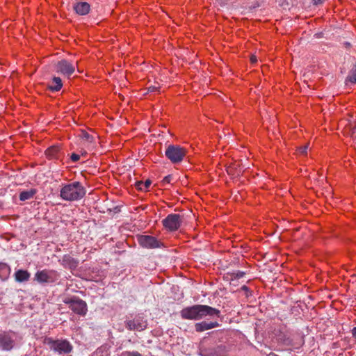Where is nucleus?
I'll use <instances>...</instances> for the list:
<instances>
[{"instance_id": "9b49d317", "label": "nucleus", "mask_w": 356, "mask_h": 356, "mask_svg": "<svg viewBox=\"0 0 356 356\" xmlns=\"http://www.w3.org/2000/svg\"><path fill=\"white\" fill-rule=\"evenodd\" d=\"M126 327L129 330L143 331L147 327V322L140 316L126 321Z\"/></svg>"}, {"instance_id": "a878e982", "label": "nucleus", "mask_w": 356, "mask_h": 356, "mask_svg": "<svg viewBox=\"0 0 356 356\" xmlns=\"http://www.w3.org/2000/svg\"><path fill=\"white\" fill-rule=\"evenodd\" d=\"M123 355L125 356H142V355L137 351H126Z\"/></svg>"}, {"instance_id": "7c9ffc66", "label": "nucleus", "mask_w": 356, "mask_h": 356, "mask_svg": "<svg viewBox=\"0 0 356 356\" xmlns=\"http://www.w3.org/2000/svg\"><path fill=\"white\" fill-rule=\"evenodd\" d=\"M70 158L73 162H76L80 159V156L77 154L73 153L72 154Z\"/></svg>"}, {"instance_id": "dca6fc26", "label": "nucleus", "mask_w": 356, "mask_h": 356, "mask_svg": "<svg viewBox=\"0 0 356 356\" xmlns=\"http://www.w3.org/2000/svg\"><path fill=\"white\" fill-rule=\"evenodd\" d=\"M31 274L25 270H18L15 273V279L18 282L28 281Z\"/></svg>"}, {"instance_id": "0eeeda50", "label": "nucleus", "mask_w": 356, "mask_h": 356, "mask_svg": "<svg viewBox=\"0 0 356 356\" xmlns=\"http://www.w3.org/2000/svg\"><path fill=\"white\" fill-rule=\"evenodd\" d=\"M58 273L54 270H38L34 275V280L38 283H51L58 278Z\"/></svg>"}, {"instance_id": "ddd939ff", "label": "nucleus", "mask_w": 356, "mask_h": 356, "mask_svg": "<svg viewBox=\"0 0 356 356\" xmlns=\"http://www.w3.org/2000/svg\"><path fill=\"white\" fill-rule=\"evenodd\" d=\"M73 9L79 15H86L90 10V6L87 2H77L74 4Z\"/></svg>"}, {"instance_id": "f3484780", "label": "nucleus", "mask_w": 356, "mask_h": 356, "mask_svg": "<svg viewBox=\"0 0 356 356\" xmlns=\"http://www.w3.org/2000/svg\"><path fill=\"white\" fill-rule=\"evenodd\" d=\"M10 273V266L6 264L0 262V280L2 281L6 280Z\"/></svg>"}, {"instance_id": "f03ea898", "label": "nucleus", "mask_w": 356, "mask_h": 356, "mask_svg": "<svg viewBox=\"0 0 356 356\" xmlns=\"http://www.w3.org/2000/svg\"><path fill=\"white\" fill-rule=\"evenodd\" d=\"M86 193V188L79 181L64 185L60 191V197L65 201H77L82 199Z\"/></svg>"}, {"instance_id": "4be33fe9", "label": "nucleus", "mask_w": 356, "mask_h": 356, "mask_svg": "<svg viewBox=\"0 0 356 356\" xmlns=\"http://www.w3.org/2000/svg\"><path fill=\"white\" fill-rule=\"evenodd\" d=\"M152 184V181L149 179H147L145 182L143 181H137L136 183V187L137 189L142 191H146L149 188Z\"/></svg>"}, {"instance_id": "6e6552de", "label": "nucleus", "mask_w": 356, "mask_h": 356, "mask_svg": "<svg viewBox=\"0 0 356 356\" xmlns=\"http://www.w3.org/2000/svg\"><path fill=\"white\" fill-rule=\"evenodd\" d=\"M54 70L56 73L70 78L75 72V67L67 60L63 59L54 64Z\"/></svg>"}, {"instance_id": "bb28decb", "label": "nucleus", "mask_w": 356, "mask_h": 356, "mask_svg": "<svg viewBox=\"0 0 356 356\" xmlns=\"http://www.w3.org/2000/svg\"><path fill=\"white\" fill-rule=\"evenodd\" d=\"M172 175H169L165 176V177L163 179V180H162V184H163V185H165V184H170V181H172Z\"/></svg>"}, {"instance_id": "2f4dec72", "label": "nucleus", "mask_w": 356, "mask_h": 356, "mask_svg": "<svg viewBox=\"0 0 356 356\" xmlns=\"http://www.w3.org/2000/svg\"><path fill=\"white\" fill-rule=\"evenodd\" d=\"M250 61L252 63H255L257 61V57L255 56L252 55L250 57Z\"/></svg>"}, {"instance_id": "473e14b6", "label": "nucleus", "mask_w": 356, "mask_h": 356, "mask_svg": "<svg viewBox=\"0 0 356 356\" xmlns=\"http://www.w3.org/2000/svg\"><path fill=\"white\" fill-rule=\"evenodd\" d=\"M352 334H353V337L356 339V327H355L352 330Z\"/></svg>"}, {"instance_id": "412c9836", "label": "nucleus", "mask_w": 356, "mask_h": 356, "mask_svg": "<svg viewBox=\"0 0 356 356\" xmlns=\"http://www.w3.org/2000/svg\"><path fill=\"white\" fill-rule=\"evenodd\" d=\"M79 137L84 140L85 142L88 143V145H91L94 143L95 138L93 136L89 134L87 131L85 130H81V134H79Z\"/></svg>"}, {"instance_id": "1a4fd4ad", "label": "nucleus", "mask_w": 356, "mask_h": 356, "mask_svg": "<svg viewBox=\"0 0 356 356\" xmlns=\"http://www.w3.org/2000/svg\"><path fill=\"white\" fill-rule=\"evenodd\" d=\"M182 222V218L179 214L171 213L162 220L163 227L169 231L177 230Z\"/></svg>"}, {"instance_id": "a211bd4d", "label": "nucleus", "mask_w": 356, "mask_h": 356, "mask_svg": "<svg viewBox=\"0 0 356 356\" xmlns=\"http://www.w3.org/2000/svg\"><path fill=\"white\" fill-rule=\"evenodd\" d=\"M37 193V190L31 188L29 191H24L19 193V198L21 201H26L33 198L35 195Z\"/></svg>"}, {"instance_id": "5701e85b", "label": "nucleus", "mask_w": 356, "mask_h": 356, "mask_svg": "<svg viewBox=\"0 0 356 356\" xmlns=\"http://www.w3.org/2000/svg\"><path fill=\"white\" fill-rule=\"evenodd\" d=\"M346 81L353 84L356 83V63L354 64L353 68L350 70V74L346 78Z\"/></svg>"}, {"instance_id": "6ab92c4d", "label": "nucleus", "mask_w": 356, "mask_h": 356, "mask_svg": "<svg viewBox=\"0 0 356 356\" xmlns=\"http://www.w3.org/2000/svg\"><path fill=\"white\" fill-rule=\"evenodd\" d=\"M59 152H60V148L58 146H56V145L49 147L45 151V154H46L47 156L49 159H58L59 156H58Z\"/></svg>"}, {"instance_id": "f257e3e1", "label": "nucleus", "mask_w": 356, "mask_h": 356, "mask_svg": "<svg viewBox=\"0 0 356 356\" xmlns=\"http://www.w3.org/2000/svg\"><path fill=\"white\" fill-rule=\"evenodd\" d=\"M180 314L183 319L200 320L207 316H219L220 311L208 305H195L184 308Z\"/></svg>"}, {"instance_id": "aec40b11", "label": "nucleus", "mask_w": 356, "mask_h": 356, "mask_svg": "<svg viewBox=\"0 0 356 356\" xmlns=\"http://www.w3.org/2000/svg\"><path fill=\"white\" fill-rule=\"evenodd\" d=\"M90 356H110V352L107 346H102L97 348Z\"/></svg>"}, {"instance_id": "c756f323", "label": "nucleus", "mask_w": 356, "mask_h": 356, "mask_svg": "<svg viewBox=\"0 0 356 356\" xmlns=\"http://www.w3.org/2000/svg\"><path fill=\"white\" fill-rule=\"evenodd\" d=\"M241 290L245 292V294H246V296H248L249 295H251V291L249 289V288L245 286V285H243L241 286Z\"/></svg>"}, {"instance_id": "20e7f679", "label": "nucleus", "mask_w": 356, "mask_h": 356, "mask_svg": "<svg viewBox=\"0 0 356 356\" xmlns=\"http://www.w3.org/2000/svg\"><path fill=\"white\" fill-rule=\"evenodd\" d=\"M63 301L65 304L68 305L69 308L78 315L85 316L88 312L86 302L79 297H67Z\"/></svg>"}, {"instance_id": "4468645a", "label": "nucleus", "mask_w": 356, "mask_h": 356, "mask_svg": "<svg viewBox=\"0 0 356 356\" xmlns=\"http://www.w3.org/2000/svg\"><path fill=\"white\" fill-rule=\"evenodd\" d=\"M63 86L62 79L58 76H54L51 82L48 85L47 88L53 92L59 91Z\"/></svg>"}, {"instance_id": "72a5a7b5", "label": "nucleus", "mask_w": 356, "mask_h": 356, "mask_svg": "<svg viewBox=\"0 0 356 356\" xmlns=\"http://www.w3.org/2000/svg\"><path fill=\"white\" fill-rule=\"evenodd\" d=\"M315 4L322 3L324 0H312Z\"/></svg>"}, {"instance_id": "cd10ccee", "label": "nucleus", "mask_w": 356, "mask_h": 356, "mask_svg": "<svg viewBox=\"0 0 356 356\" xmlns=\"http://www.w3.org/2000/svg\"><path fill=\"white\" fill-rule=\"evenodd\" d=\"M307 149H308V145H305L304 146L299 147L298 151L302 154H306Z\"/></svg>"}, {"instance_id": "393cba45", "label": "nucleus", "mask_w": 356, "mask_h": 356, "mask_svg": "<svg viewBox=\"0 0 356 356\" xmlns=\"http://www.w3.org/2000/svg\"><path fill=\"white\" fill-rule=\"evenodd\" d=\"M245 272L237 270L231 273V280L233 281L236 279L243 277L245 275Z\"/></svg>"}, {"instance_id": "f704fd0d", "label": "nucleus", "mask_w": 356, "mask_h": 356, "mask_svg": "<svg viewBox=\"0 0 356 356\" xmlns=\"http://www.w3.org/2000/svg\"><path fill=\"white\" fill-rule=\"evenodd\" d=\"M268 356H277V355H275V354H274V353H270V354H269V355H268Z\"/></svg>"}, {"instance_id": "39448f33", "label": "nucleus", "mask_w": 356, "mask_h": 356, "mask_svg": "<svg viewBox=\"0 0 356 356\" xmlns=\"http://www.w3.org/2000/svg\"><path fill=\"white\" fill-rule=\"evenodd\" d=\"M186 154L185 148L175 145H169L165 151V156L172 163L181 162Z\"/></svg>"}, {"instance_id": "9d476101", "label": "nucleus", "mask_w": 356, "mask_h": 356, "mask_svg": "<svg viewBox=\"0 0 356 356\" xmlns=\"http://www.w3.org/2000/svg\"><path fill=\"white\" fill-rule=\"evenodd\" d=\"M138 240L139 244L145 248H159L161 244L155 237L149 235H141Z\"/></svg>"}, {"instance_id": "423d86ee", "label": "nucleus", "mask_w": 356, "mask_h": 356, "mask_svg": "<svg viewBox=\"0 0 356 356\" xmlns=\"http://www.w3.org/2000/svg\"><path fill=\"white\" fill-rule=\"evenodd\" d=\"M15 334L13 331H0V350L11 351L16 346Z\"/></svg>"}, {"instance_id": "b1692460", "label": "nucleus", "mask_w": 356, "mask_h": 356, "mask_svg": "<svg viewBox=\"0 0 356 356\" xmlns=\"http://www.w3.org/2000/svg\"><path fill=\"white\" fill-rule=\"evenodd\" d=\"M222 349H225V347L222 346H219L213 351L212 350V351H210L209 353L202 352L200 355L201 356H218V353Z\"/></svg>"}, {"instance_id": "c85d7f7f", "label": "nucleus", "mask_w": 356, "mask_h": 356, "mask_svg": "<svg viewBox=\"0 0 356 356\" xmlns=\"http://www.w3.org/2000/svg\"><path fill=\"white\" fill-rule=\"evenodd\" d=\"M159 88H160L159 86H151L147 88V92H153L159 90Z\"/></svg>"}, {"instance_id": "2eb2a0df", "label": "nucleus", "mask_w": 356, "mask_h": 356, "mask_svg": "<svg viewBox=\"0 0 356 356\" xmlns=\"http://www.w3.org/2000/svg\"><path fill=\"white\" fill-rule=\"evenodd\" d=\"M226 171L228 175L233 177H238L242 172V170L239 165L236 163H232L226 168Z\"/></svg>"}, {"instance_id": "f8f14e48", "label": "nucleus", "mask_w": 356, "mask_h": 356, "mask_svg": "<svg viewBox=\"0 0 356 356\" xmlns=\"http://www.w3.org/2000/svg\"><path fill=\"white\" fill-rule=\"evenodd\" d=\"M219 326V323L217 321L207 322L202 321L195 324V331L197 332H202L205 330L213 329Z\"/></svg>"}, {"instance_id": "7ed1b4c3", "label": "nucleus", "mask_w": 356, "mask_h": 356, "mask_svg": "<svg viewBox=\"0 0 356 356\" xmlns=\"http://www.w3.org/2000/svg\"><path fill=\"white\" fill-rule=\"evenodd\" d=\"M45 343L49 346L51 350L60 355L70 353L73 349L71 343L66 339L54 340L51 338H47Z\"/></svg>"}]
</instances>
